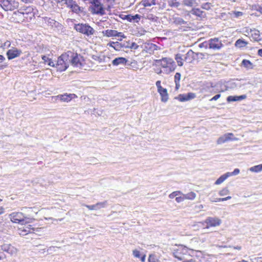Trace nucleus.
I'll return each mask as SVG.
<instances>
[{"label":"nucleus","mask_w":262,"mask_h":262,"mask_svg":"<svg viewBox=\"0 0 262 262\" xmlns=\"http://www.w3.org/2000/svg\"><path fill=\"white\" fill-rule=\"evenodd\" d=\"M221 97V95L220 94H217L216 95H215L214 97H213L211 99H210V101H212V100H217L219 98H220Z\"/></svg>","instance_id":"57"},{"label":"nucleus","mask_w":262,"mask_h":262,"mask_svg":"<svg viewBox=\"0 0 262 262\" xmlns=\"http://www.w3.org/2000/svg\"><path fill=\"white\" fill-rule=\"evenodd\" d=\"M184 200H185V197L183 195V196H179V197H177L176 198V201H177V203H181V202L184 201Z\"/></svg>","instance_id":"54"},{"label":"nucleus","mask_w":262,"mask_h":262,"mask_svg":"<svg viewBox=\"0 0 262 262\" xmlns=\"http://www.w3.org/2000/svg\"><path fill=\"white\" fill-rule=\"evenodd\" d=\"M64 55L62 54L58 59L57 61V70L59 71H62L66 70V63L63 60Z\"/></svg>","instance_id":"15"},{"label":"nucleus","mask_w":262,"mask_h":262,"mask_svg":"<svg viewBox=\"0 0 262 262\" xmlns=\"http://www.w3.org/2000/svg\"><path fill=\"white\" fill-rule=\"evenodd\" d=\"M229 177V175L227 172L224 174L222 175L219 179L215 182V185H220L226 179Z\"/></svg>","instance_id":"30"},{"label":"nucleus","mask_w":262,"mask_h":262,"mask_svg":"<svg viewBox=\"0 0 262 262\" xmlns=\"http://www.w3.org/2000/svg\"><path fill=\"white\" fill-rule=\"evenodd\" d=\"M148 49L151 51H154L158 49V46L154 43L148 44Z\"/></svg>","instance_id":"48"},{"label":"nucleus","mask_w":262,"mask_h":262,"mask_svg":"<svg viewBox=\"0 0 262 262\" xmlns=\"http://www.w3.org/2000/svg\"><path fill=\"white\" fill-rule=\"evenodd\" d=\"M74 29L81 33L88 36L93 35L95 31L90 25L86 24H78L74 25Z\"/></svg>","instance_id":"3"},{"label":"nucleus","mask_w":262,"mask_h":262,"mask_svg":"<svg viewBox=\"0 0 262 262\" xmlns=\"http://www.w3.org/2000/svg\"><path fill=\"white\" fill-rule=\"evenodd\" d=\"M42 59L44 61L45 63H47L49 62V58L45 55L41 56Z\"/></svg>","instance_id":"55"},{"label":"nucleus","mask_w":262,"mask_h":262,"mask_svg":"<svg viewBox=\"0 0 262 262\" xmlns=\"http://www.w3.org/2000/svg\"><path fill=\"white\" fill-rule=\"evenodd\" d=\"M223 46L218 38H211L209 40V48L213 50H220Z\"/></svg>","instance_id":"8"},{"label":"nucleus","mask_w":262,"mask_h":262,"mask_svg":"<svg viewBox=\"0 0 262 262\" xmlns=\"http://www.w3.org/2000/svg\"><path fill=\"white\" fill-rule=\"evenodd\" d=\"M10 220L14 223L25 225L32 223L33 219L26 216L22 212H14L9 214Z\"/></svg>","instance_id":"2"},{"label":"nucleus","mask_w":262,"mask_h":262,"mask_svg":"<svg viewBox=\"0 0 262 262\" xmlns=\"http://www.w3.org/2000/svg\"><path fill=\"white\" fill-rule=\"evenodd\" d=\"M0 5L5 11H12L18 8L19 2L16 0H1Z\"/></svg>","instance_id":"4"},{"label":"nucleus","mask_w":262,"mask_h":262,"mask_svg":"<svg viewBox=\"0 0 262 262\" xmlns=\"http://www.w3.org/2000/svg\"><path fill=\"white\" fill-rule=\"evenodd\" d=\"M199 54L202 55V53H196L191 50H189L185 55L184 60L188 63H191Z\"/></svg>","instance_id":"13"},{"label":"nucleus","mask_w":262,"mask_h":262,"mask_svg":"<svg viewBox=\"0 0 262 262\" xmlns=\"http://www.w3.org/2000/svg\"><path fill=\"white\" fill-rule=\"evenodd\" d=\"M179 194L183 195V193L180 191H174V192H172L171 193H170L169 195V197L170 199H173L174 197L177 196V195H179Z\"/></svg>","instance_id":"44"},{"label":"nucleus","mask_w":262,"mask_h":262,"mask_svg":"<svg viewBox=\"0 0 262 262\" xmlns=\"http://www.w3.org/2000/svg\"><path fill=\"white\" fill-rule=\"evenodd\" d=\"M186 95L188 100H190L195 97V94L193 93H189L187 94H186Z\"/></svg>","instance_id":"53"},{"label":"nucleus","mask_w":262,"mask_h":262,"mask_svg":"<svg viewBox=\"0 0 262 262\" xmlns=\"http://www.w3.org/2000/svg\"><path fill=\"white\" fill-rule=\"evenodd\" d=\"M27 19V21H30L35 17L36 10L32 6H23L19 8Z\"/></svg>","instance_id":"6"},{"label":"nucleus","mask_w":262,"mask_h":262,"mask_svg":"<svg viewBox=\"0 0 262 262\" xmlns=\"http://www.w3.org/2000/svg\"><path fill=\"white\" fill-rule=\"evenodd\" d=\"M190 13L194 15L199 16L200 17H204L205 12L201 10L199 8H193L191 11Z\"/></svg>","instance_id":"24"},{"label":"nucleus","mask_w":262,"mask_h":262,"mask_svg":"<svg viewBox=\"0 0 262 262\" xmlns=\"http://www.w3.org/2000/svg\"><path fill=\"white\" fill-rule=\"evenodd\" d=\"M90 11L93 14L103 15L105 10L100 0H96L90 7Z\"/></svg>","instance_id":"5"},{"label":"nucleus","mask_w":262,"mask_h":262,"mask_svg":"<svg viewBox=\"0 0 262 262\" xmlns=\"http://www.w3.org/2000/svg\"><path fill=\"white\" fill-rule=\"evenodd\" d=\"M77 97V96L74 94H70L69 95L67 94V102Z\"/></svg>","instance_id":"47"},{"label":"nucleus","mask_w":262,"mask_h":262,"mask_svg":"<svg viewBox=\"0 0 262 262\" xmlns=\"http://www.w3.org/2000/svg\"><path fill=\"white\" fill-rule=\"evenodd\" d=\"M97 206V210L100 209L101 208H105L107 204V201H103L101 202H98L96 204Z\"/></svg>","instance_id":"41"},{"label":"nucleus","mask_w":262,"mask_h":262,"mask_svg":"<svg viewBox=\"0 0 262 262\" xmlns=\"http://www.w3.org/2000/svg\"><path fill=\"white\" fill-rule=\"evenodd\" d=\"M249 170L253 172H260L262 171V164L250 167Z\"/></svg>","instance_id":"29"},{"label":"nucleus","mask_w":262,"mask_h":262,"mask_svg":"<svg viewBox=\"0 0 262 262\" xmlns=\"http://www.w3.org/2000/svg\"><path fill=\"white\" fill-rule=\"evenodd\" d=\"M148 262H158V260L155 256L150 255L148 257Z\"/></svg>","instance_id":"51"},{"label":"nucleus","mask_w":262,"mask_h":262,"mask_svg":"<svg viewBox=\"0 0 262 262\" xmlns=\"http://www.w3.org/2000/svg\"><path fill=\"white\" fill-rule=\"evenodd\" d=\"M173 255L174 256L180 260H182L184 258V256H183L182 254H181V252L179 251V248L177 249V250H174L173 252Z\"/></svg>","instance_id":"36"},{"label":"nucleus","mask_w":262,"mask_h":262,"mask_svg":"<svg viewBox=\"0 0 262 262\" xmlns=\"http://www.w3.org/2000/svg\"><path fill=\"white\" fill-rule=\"evenodd\" d=\"M234 135L232 133H227L220 137L217 140V144H221L228 141H236L237 138L233 137Z\"/></svg>","instance_id":"10"},{"label":"nucleus","mask_w":262,"mask_h":262,"mask_svg":"<svg viewBox=\"0 0 262 262\" xmlns=\"http://www.w3.org/2000/svg\"><path fill=\"white\" fill-rule=\"evenodd\" d=\"M156 4V0H145L142 2L144 7H150Z\"/></svg>","instance_id":"35"},{"label":"nucleus","mask_w":262,"mask_h":262,"mask_svg":"<svg viewBox=\"0 0 262 262\" xmlns=\"http://www.w3.org/2000/svg\"><path fill=\"white\" fill-rule=\"evenodd\" d=\"M12 18L15 23H19L23 21H27V19L20 9L13 12Z\"/></svg>","instance_id":"9"},{"label":"nucleus","mask_w":262,"mask_h":262,"mask_svg":"<svg viewBox=\"0 0 262 262\" xmlns=\"http://www.w3.org/2000/svg\"><path fill=\"white\" fill-rule=\"evenodd\" d=\"M178 99L181 102L188 101L186 94H180L178 96Z\"/></svg>","instance_id":"43"},{"label":"nucleus","mask_w":262,"mask_h":262,"mask_svg":"<svg viewBox=\"0 0 262 262\" xmlns=\"http://www.w3.org/2000/svg\"><path fill=\"white\" fill-rule=\"evenodd\" d=\"M2 250L11 255L16 254L17 250L10 244H4L2 246Z\"/></svg>","instance_id":"14"},{"label":"nucleus","mask_w":262,"mask_h":262,"mask_svg":"<svg viewBox=\"0 0 262 262\" xmlns=\"http://www.w3.org/2000/svg\"><path fill=\"white\" fill-rule=\"evenodd\" d=\"M251 37L252 39L256 41H259L261 40V38L260 36V32L258 30L254 29L251 31Z\"/></svg>","instance_id":"25"},{"label":"nucleus","mask_w":262,"mask_h":262,"mask_svg":"<svg viewBox=\"0 0 262 262\" xmlns=\"http://www.w3.org/2000/svg\"><path fill=\"white\" fill-rule=\"evenodd\" d=\"M124 48H129V49H137L138 47V46L135 42H130V45H125V43H124Z\"/></svg>","instance_id":"42"},{"label":"nucleus","mask_w":262,"mask_h":262,"mask_svg":"<svg viewBox=\"0 0 262 262\" xmlns=\"http://www.w3.org/2000/svg\"><path fill=\"white\" fill-rule=\"evenodd\" d=\"M183 55L181 54H177L175 56V59L177 62L178 65L182 67L183 65V60H184L183 58Z\"/></svg>","instance_id":"32"},{"label":"nucleus","mask_w":262,"mask_h":262,"mask_svg":"<svg viewBox=\"0 0 262 262\" xmlns=\"http://www.w3.org/2000/svg\"><path fill=\"white\" fill-rule=\"evenodd\" d=\"M128 62V60L124 57H118L116 58L112 61V64L114 66H118L119 64H126ZM127 63V65H129Z\"/></svg>","instance_id":"17"},{"label":"nucleus","mask_w":262,"mask_h":262,"mask_svg":"<svg viewBox=\"0 0 262 262\" xmlns=\"http://www.w3.org/2000/svg\"><path fill=\"white\" fill-rule=\"evenodd\" d=\"M156 85L157 87L158 90L161 89L163 87L161 85V81L158 80L156 83Z\"/></svg>","instance_id":"56"},{"label":"nucleus","mask_w":262,"mask_h":262,"mask_svg":"<svg viewBox=\"0 0 262 262\" xmlns=\"http://www.w3.org/2000/svg\"><path fill=\"white\" fill-rule=\"evenodd\" d=\"M83 205L85 206L87 208H88L89 210H97L96 204L93 205Z\"/></svg>","instance_id":"50"},{"label":"nucleus","mask_w":262,"mask_h":262,"mask_svg":"<svg viewBox=\"0 0 262 262\" xmlns=\"http://www.w3.org/2000/svg\"><path fill=\"white\" fill-rule=\"evenodd\" d=\"M103 36H106L107 37H117V35H118V32L115 30H106L105 31H103L102 32Z\"/></svg>","instance_id":"19"},{"label":"nucleus","mask_w":262,"mask_h":262,"mask_svg":"<svg viewBox=\"0 0 262 262\" xmlns=\"http://www.w3.org/2000/svg\"><path fill=\"white\" fill-rule=\"evenodd\" d=\"M141 16L139 14L135 15H125V18L129 22H136L138 23L140 19Z\"/></svg>","instance_id":"22"},{"label":"nucleus","mask_w":262,"mask_h":262,"mask_svg":"<svg viewBox=\"0 0 262 262\" xmlns=\"http://www.w3.org/2000/svg\"><path fill=\"white\" fill-rule=\"evenodd\" d=\"M242 64L247 69H251L252 68V63L248 60L244 59L242 61Z\"/></svg>","instance_id":"39"},{"label":"nucleus","mask_w":262,"mask_h":262,"mask_svg":"<svg viewBox=\"0 0 262 262\" xmlns=\"http://www.w3.org/2000/svg\"><path fill=\"white\" fill-rule=\"evenodd\" d=\"M31 226L29 225V227H26L25 229L21 230V232L20 233V235H24L30 232H31V230H33V228H31Z\"/></svg>","instance_id":"40"},{"label":"nucleus","mask_w":262,"mask_h":262,"mask_svg":"<svg viewBox=\"0 0 262 262\" xmlns=\"http://www.w3.org/2000/svg\"><path fill=\"white\" fill-rule=\"evenodd\" d=\"M239 169L238 168H235L233 172H227L228 174L229 175V177L232 176H236L239 173Z\"/></svg>","instance_id":"49"},{"label":"nucleus","mask_w":262,"mask_h":262,"mask_svg":"<svg viewBox=\"0 0 262 262\" xmlns=\"http://www.w3.org/2000/svg\"><path fill=\"white\" fill-rule=\"evenodd\" d=\"M22 2L26 4L32 3L34 0H20Z\"/></svg>","instance_id":"58"},{"label":"nucleus","mask_w":262,"mask_h":262,"mask_svg":"<svg viewBox=\"0 0 262 262\" xmlns=\"http://www.w3.org/2000/svg\"><path fill=\"white\" fill-rule=\"evenodd\" d=\"M48 64L51 67H54L55 64L53 61H52L50 59L49 60V62H48Z\"/></svg>","instance_id":"59"},{"label":"nucleus","mask_w":262,"mask_h":262,"mask_svg":"<svg viewBox=\"0 0 262 262\" xmlns=\"http://www.w3.org/2000/svg\"><path fill=\"white\" fill-rule=\"evenodd\" d=\"M211 4L209 3H206L202 5V8L203 9L209 10L210 9Z\"/></svg>","instance_id":"52"},{"label":"nucleus","mask_w":262,"mask_h":262,"mask_svg":"<svg viewBox=\"0 0 262 262\" xmlns=\"http://www.w3.org/2000/svg\"><path fill=\"white\" fill-rule=\"evenodd\" d=\"M66 95H59L51 97V101L53 102H59L66 101Z\"/></svg>","instance_id":"26"},{"label":"nucleus","mask_w":262,"mask_h":262,"mask_svg":"<svg viewBox=\"0 0 262 262\" xmlns=\"http://www.w3.org/2000/svg\"><path fill=\"white\" fill-rule=\"evenodd\" d=\"M83 2L91 4V5L96 1V0H82Z\"/></svg>","instance_id":"61"},{"label":"nucleus","mask_w":262,"mask_h":262,"mask_svg":"<svg viewBox=\"0 0 262 262\" xmlns=\"http://www.w3.org/2000/svg\"><path fill=\"white\" fill-rule=\"evenodd\" d=\"M118 35H117V37H121L123 38H125L126 37L122 33V32H118Z\"/></svg>","instance_id":"60"},{"label":"nucleus","mask_w":262,"mask_h":262,"mask_svg":"<svg viewBox=\"0 0 262 262\" xmlns=\"http://www.w3.org/2000/svg\"><path fill=\"white\" fill-rule=\"evenodd\" d=\"M222 223V221L215 217H208L202 224L205 225V229H208L210 227L219 226Z\"/></svg>","instance_id":"7"},{"label":"nucleus","mask_w":262,"mask_h":262,"mask_svg":"<svg viewBox=\"0 0 262 262\" xmlns=\"http://www.w3.org/2000/svg\"><path fill=\"white\" fill-rule=\"evenodd\" d=\"M231 199V196H228L226 197V198H221V201H227V200H230Z\"/></svg>","instance_id":"62"},{"label":"nucleus","mask_w":262,"mask_h":262,"mask_svg":"<svg viewBox=\"0 0 262 262\" xmlns=\"http://www.w3.org/2000/svg\"><path fill=\"white\" fill-rule=\"evenodd\" d=\"M258 54L262 57V49H259L258 51Z\"/></svg>","instance_id":"64"},{"label":"nucleus","mask_w":262,"mask_h":262,"mask_svg":"<svg viewBox=\"0 0 262 262\" xmlns=\"http://www.w3.org/2000/svg\"><path fill=\"white\" fill-rule=\"evenodd\" d=\"M158 92L161 96V101L164 102H166L168 99V95L167 90L162 88L161 89L158 90Z\"/></svg>","instance_id":"20"},{"label":"nucleus","mask_w":262,"mask_h":262,"mask_svg":"<svg viewBox=\"0 0 262 262\" xmlns=\"http://www.w3.org/2000/svg\"><path fill=\"white\" fill-rule=\"evenodd\" d=\"M183 5L188 7H192L195 3V0H184L183 1Z\"/></svg>","instance_id":"37"},{"label":"nucleus","mask_w":262,"mask_h":262,"mask_svg":"<svg viewBox=\"0 0 262 262\" xmlns=\"http://www.w3.org/2000/svg\"><path fill=\"white\" fill-rule=\"evenodd\" d=\"M179 251L181 252V254H182L183 256H184V255H186L188 253V248L186 247H184L183 246H180L178 247Z\"/></svg>","instance_id":"38"},{"label":"nucleus","mask_w":262,"mask_h":262,"mask_svg":"<svg viewBox=\"0 0 262 262\" xmlns=\"http://www.w3.org/2000/svg\"><path fill=\"white\" fill-rule=\"evenodd\" d=\"M67 7L70 8L73 12L78 14L81 11V8L73 0H67Z\"/></svg>","instance_id":"11"},{"label":"nucleus","mask_w":262,"mask_h":262,"mask_svg":"<svg viewBox=\"0 0 262 262\" xmlns=\"http://www.w3.org/2000/svg\"><path fill=\"white\" fill-rule=\"evenodd\" d=\"M181 74L180 73H176L174 75V82L176 83V89L178 90L180 86V81L181 79Z\"/></svg>","instance_id":"31"},{"label":"nucleus","mask_w":262,"mask_h":262,"mask_svg":"<svg viewBox=\"0 0 262 262\" xmlns=\"http://www.w3.org/2000/svg\"><path fill=\"white\" fill-rule=\"evenodd\" d=\"M247 44L248 43L245 40L239 39L235 42V46L237 48H241L245 47Z\"/></svg>","instance_id":"33"},{"label":"nucleus","mask_w":262,"mask_h":262,"mask_svg":"<svg viewBox=\"0 0 262 262\" xmlns=\"http://www.w3.org/2000/svg\"><path fill=\"white\" fill-rule=\"evenodd\" d=\"M175 69L174 68V64H171L168 67H166L165 68H163L162 70H161L159 73H166L167 74H169V73L171 72L172 71H173Z\"/></svg>","instance_id":"27"},{"label":"nucleus","mask_w":262,"mask_h":262,"mask_svg":"<svg viewBox=\"0 0 262 262\" xmlns=\"http://www.w3.org/2000/svg\"><path fill=\"white\" fill-rule=\"evenodd\" d=\"M5 212V209L3 207H0V215L2 214Z\"/></svg>","instance_id":"63"},{"label":"nucleus","mask_w":262,"mask_h":262,"mask_svg":"<svg viewBox=\"0 0 262 262\" xmlns=\"http://www.w3.org/2000/svg\"><path fill=\"white\" fill-rule=\"evenodd\" d=\"M229 194V190L227 188H223L219 192V194L221 196H224Z\"/></svg>","instance_id":"45"},{"label":"nucleus","mask_w":262,"mask_h":262,"mask_svg":"<svg viewBox=\"0 0 262 262\" xmlns=\"http://www.w3.org/2000/svg\"><path fill=\"white\" fill-rule=\"evenodd\" d=\"M0 47L1 48H9L11 46V42L7 40L6 41H5L4 43H0Z\"/></svg>","instance_id":"46"},{"label":"nucleus","mask_w":262,"mask_h":262,"mask_svg":"<svg viewBox=\"0 0 262 262\" xmlns=\"http://www.w3.org/2000/svg\"><path fill=\"white\" fill-rule=\"evenodd\" d=\"M159 62H161V65L162 68L168 67V66L171 64H174V63L173 59L170 58H163L162 59L159 60Z\"/></svg>","instance_id":"16"},{"label":"nucleus","mask_w":262,"mask_h":262,"mask_svg":"<svg viewBox=\"0 0 262 262\" xmlns=\"http://www.w3.org/2000/svg\"><path fill=\"white\" fill-rule=\"evenodd\" d=\"M67 56L71 66L75 68L84 69L85 70V62L82 57L80 55H78L76 53H75L71 51H68L67 52Z\"/></svg>","instance_id":"1"},{"label":"nucleus","mask_w":262,"mask_h":262,"mask_svg":"<svg viewBox=\"0 0 262 262\" xmlns=\"http://www.w3.org/2000/svg\"><path fill=\"white\" fill-rule=\"evenodd\" d=\"M133 254L135 257L140 258L142 262L145 261V255L141 254L139 250L137 249L134 250L133 251Z\"/></svg>","instance_id":"23"},{"label":"nucleus","mask_w":262,"mask_h":262,"mask_svg":"<svg viewBox=\"0 0 262 262\" xmlns=\"http://www.w3.org/2000/svg\"><path fill=\"white\" fill-rule=\"evenodd\" d=\"M21 53V50L13 48L7 52V55L8 59L11 60L19 56Z\"/></svg>","instance_id":"12"},{"label":"nucleus","mask_w":262,"mask_h":262,"mask_svg":"<svg viewBox=\"0 0 262 262\" xmlns=\"http://www.w3.org/2000/svg\"><path fill=\"white\" fill-rule=\"evenodd\" d=\"M247 97L246 95H243L239 96H229L227 98V101L229 102H233V101H241L243 99H246Z\"/></svg>","instance_id":"21"},{"label":"nucleus","mask_w":262,"mask_h":262,"mask_svg":"<svg viewBox=\"0 0 262 262\" xmlns=\"http://www.w3.org/2000/svg\"><path fill=\"white\" fill-rule=\"evenodd\" d=\"M124 43L122 42H119L118 41L116 42H110L107 43V46L113 48L115 50L117 51L120 50L122 48H124Z\"/></svg>","instance_id":"18"},{"label":"nucleus","mask_w":262,"mask_h":262,"mask_svg":"<svg viewBox=\"0 0 262 262\" xmlns=\"http://www.w3.org/2000/svg\"><path fill=\"white\" fill-rule=\"evenodd\" d=\"M183 195L184 196L185 199L190 200H194L196 196L195 193H194V192H190L187 194H183Z\"/></svg>","instance_id":"34"},{"label":"nucleus","mask_w":262,"mask_h":262,"mask_svg":"<svg viewBox=\"0 0 262 262\" xmlns=\"http://www.w3.org/2000/svg\"><path fill=\"white\" fill-rule=\"evenodd\" d=\"M173 23L177 25H183L187 24L186 21H185L183 18L179 17H173Z\"/></svg>","instance_id":"28"}]
</instances>
